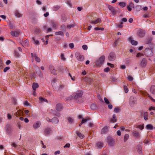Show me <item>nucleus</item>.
<instances>
[{"mask_svg": "<svg viewBox=\"0 0 155 155\" xmlns=\"http://www.w3.org/2000/svg\"><path fill=\"white\" fill-rule=\"evenodd\" d=\"M69 46L71 49H73L74 47V44L73 43H71L69 44Z\"/></svg>", "mask_w": 155, "mask_h": 155, "instance_id": "53", "label": "nucleus"}, {"mask_svg": "<svg viewBox=\"0 0 155 155\" xmlns=\"http://www.w3.org/2000/svg\"><path fill=\"white\" fill-rule=\"evenodd\" d=\"M32 40L34 42V43L36 45H38L39 44V41L38 40H35V37H33L32 38Z\"/></svg>", "mask_w": 155, "mask_h": 155, "instance_id": "35", "label": "nucleus"}, {"mask_svg": "<svg viewBox=\"0 0 155 155\" xmlns=\"http://www.w3.org/2000/svg\"><path fill=\"white\" fill-rule=\"evenodd\" d=\"M128 41L130 42L132 45H136L137 44V41L132 40V38L130 37L129 38Z\"/></svg>", "mask_w": 155, "mask_h": 155, "instance_id": "19", "label": "nucleus"}, {"mask_svg": "<svg viewBox=\"0 0 155 155\" xmlns=\"http://www.w3.org/2000/svg\"><path fill=\"white\" fill-rule=\"evenodd\" d=\"M145 51L149 56H152L153 55V49L152 48H146L145 49Z\"/></svg>", "mask_w": 155, "mask_h": 155, "instance_id": "6", "label": "nucleus"}, {"mask_svg": "<svg viewBox=\"0 0 155 155\" xmlns=\"http://www.w3.org/2000/svg\"><path fill=\"white\" fill-rule=\"evenodd\" d=\"M49 15V13L48 12H47L45 14H44V16L45 17H46Z\"/></svg>", "mask_w": 155, "mask_h": 155, "instance_id": "60", "label": "nucleus"}, {"mask_svg": "<svg viewBox=\"0 0 155 155\" xmlns=\"http://www.w3.org/2000/svg\"><path fill=\"white\" fill-rule=\"evenodd\" d=\"M29 104L28 101H26L24 103V104L25 106H27L29 105Z\"/></svg>", "mask_w": 155, "mask_h": 155, "instance_id": "59", "label": "nucleus"}, {"mask_svg": "<svg viewBox=\"0 0 155 155\" xmlns=\"http://www.w3.org/2000/svg\"><path fill=\"white\" fill-rule=\"evenodd\" d=\"M101 21V19L100 18H98L96 20L91 21L90 22V23L91 24H97Z\"/></svg>", "mask_w": 155, "mask_h": 155, "instance_id": "25", "label": "nucleus"}, {"mask_svg": "<svg viewBox=\"0 0 155 155\" xmlns=\"http://www.w3.org/2000/svg\"><path fill=\"white\" fill-rule=\"evenodd\" d=\"M89 118H83L82 119L81 122V124H82L83 123H85V122H86L88 120H89Z\"/></svg>", "mask_w": 155, "mask_h": 155, "instance_id": "41", "label": "nucleus"}, {"mask_svg": "<svg viewBox=\"0 0 155 155\" xmlns=\"http://www.w3.org/2000/svg\"><path fill=\"white\" fill-rule=\"evenodd\" d=\"M145 30L140 29L138 32V34L139 36L140 37H143L144 36L145 34Z\"/></svg>", "mask_w": 155, "mask_h": 155, "instance_id": "10", "label": "nucleus"}, {"mask_svg": "<svg viewBox=\"0 0 155 155\" xmlns=\"http://www.w3.org/2000/svg\"><path fill=\"white\" fill-rule=\"evenodd\" d=\"M117 120L116 115L114 114L113 115V118L110 119L109 122L114 123L116 122Z\"/></svg>", "mask_w": 155, "mask_h": 155, "instance_id": "21", "label": "nucleus"}, {"mask_svg": "<svg viewBox=\"0 0 155 155\" xmlns=\"http://www.w3.org/2000/svg\"><path fill=\"white\" fill-rule=\"evenodd\" d=\"M15 115L17 117H18L19 116H23V114L22 111L21 110H18L15 114Z\"/></svg>", "mask_w": 155, "mask_h": 155, "instance_id": "14", "label": "nucleus"}, {"mask_svg": "<svg viewBox=\"0 0 155 155\" xmlns=\"http://www.w3.org/2000/svg\"><path fill=\"white\" fill-rule=\"evenodd\" d=\"M41 125V121L39 120H38L34 123L33 125V127L34 129L36 130Z\"/></svg>", "mask_w": 155, "mask_h": 155, "instance_id": "5", "label": "nucleus"}, {"mask_svg": "<svg viewBox=\"0 0 155 155\" xmlns=\"http://www.w3.org/2000/svg\"><path fill=\"white\" fill-rule=\"evenodd\" d=\"M63 107L61 104H57L56 106V109L58 111H61L63 109Z\"/></svg>", "mask_w": 155, "mask_h": 155, "instance_id": "13", "label": "nucleus"}, {"mask_svg": "<svg viewBox=\"0 0 155 155\" xmlns=\"http://www.w3.org/2000/svg\"><path fill=\"white\" fill-rule=\"evenodd\" d=\"M14 14L16 17L18 18L21 17L23 15L17 9L15 10Z\"/></svg>", "mask_w": 155, "mask_h": 155, "instance_id": "9", "label": "nucleus"}, {"mask_svg": "<svg viewBox=\"0 0 155 155\" xmlns=\"http://www.w3.org/2000/svg\"><path fill=\"white\" fill-rule=\"evenodd\" d=\"M60 8V6L58 5H54L53 7L52 10L53 11H56L58 10Z\"/></svg>", "mask_w": 155, "mask_h": 155, "instance_id": "28", "label": "nucleus"}, {"mask_svg": "<svg viewBox=\"0 0 155 155\" xmlns=\"http://www.w3.org/2000/svg\"><path fill=\"white\" fill-rule=\"evenodd\" d=\"M67 119L68 122L70 124L72 123L74 121V119L73 118L70 117H68Z\"/></svg>", "mask_w": 155, "mask_h": 155, "instance_id": "32", "label": "nucleus"}, {"mask_svg": "<svg viewBox=\"0 0 155 155\" xmlns=\"http://www.w3.org/2000/svg\"><path fill=\"white\" fill-rule=\"evenodd\" d=\"M137 127L140 129V130H142L144 128L143 124L139 125Z\"/></svg>", "mask_w": 155, "mask_h": 155, "instance_id": "47", "label": "nucleus"}, {"mask_svg": "<svg viewBox=\"0 0 155 155\" xmlns=\"http://www.w3.org/2000/svg\"><path fill=\"white\" fill-rule=\"evenodd\" d=\"M143 117L145 120H148V113L147 112H144L143 114Z\"/></svg>", "mask_w": 155, "mask_h": 155, "instance_id": "36", "label": "nucleus"}, {"mask_svg": "<svg viewBox=\"0 0 155 155\" xmlns=\"http://www.w3.org/2000/svg\"><path fill=\"white\" fill-rule=\"evenodd\" d=\"M105 59V57L104 55L101 56L99 59L97 60L95 64L98 67L101 66L104 63Z\"/></svg>", "mask_w": 155, "mask_h": 155, "instance_id": "2", "label": "nucleus"}, {"mask_svg": "<svg viewBox=\"0 0 155 155\" xmlns=\"http://www.w3.org/2000/svg\"><path fill=\"white\" fill-rule=\"evenodd\" d=\"M34 57L35 58V60L37 62H39L40 61V59L35 54H34Z\"/></svg>", "mask_w": 155, "mask_h": 155, "instance_id": "38", "label": "nucleus"}, {"mask_svg": "<svg viewBox=\"0 0 155 155\" xmlns=\"http://www.w3.org/2000/svg\"><path fill=\"white\" fill-rule=\"evenodd\" d=\"M137 152L139 154H141L142 153V147L140 145H138L137 146Z\"/></svg>", "mask_w": 155, "mask_h": 155, "instance_id": "23", "label": "nucleus"}, {"mask_svg": "<svg viewBox=\"0 0 155 155\" xmlns=\"http://www.w3.org/2000/svg\"><path fill=\"white\" fill-rule=\"evenodd\" d=\"M114 111L116 113H119L120 111V107H117L115 108L114 109Z\"/></svg>", "mask_w": 155, "mask_h": 155, "instance_id": "42", "label": "nucleus"}, {"mask_svg": "<svg viewBox=\"0 0 155 155\" xmlns=\"http://www.w3.org/2000/svg\"><path fill=\"white\" fill-rule=\"evenodd\" d=\"M111 12L113 15H115L117 13V11L114 8L111 11Z\"/></svg>", "mask_w": 155, "mask_h": 155, "instance_id": "43", "label": "nucleus"}, {"mask_svg": "<svg viewBox=\"0 0 155 155\" xmlns=\"http://www.w3.org/2000/svg\"><path fill=\"white\" fill-rule=\"evenodd\" d=\"M11 35L13 36L17 37L19 35V32L16 31H12L11 32Z\"/></svg>", "mask_w": 155, "mask_h": 155, "instance_id": "22", "label": "nucleus"}, {"mask_svg": "<svg viewBox=\"0 0 155 155\" xmlns=\"http://www.w3.org/2000/svg\"><path fill=\"white\" fill-rule=\"evenodd\" d=\"M116 58V55L114 52H110L108 57V59L109 61H111L114 60Z\"/></svg>", "mask_w": 155, "mask_h": 155, "instance_id": "4", "label": "nucleus"}, {"mask_svg": "<svg viewBox=\"0 0 155 155\" xmlns=\"http://www.w3.org/2000/svg\"><path fill=\"white\" fill-rule=\"evenodd\" d=\"M146 128L148 130H152L153 129V126L150 124H148L146 125Z\"/></svg>", "mask_w": 155, "mask_h": 155, "instance_id": "31", "label": "nucleus"}, {"mask_svg": "<svg viewBox=\"0 0 155 155\" xmlns=\"http://www.w3.org/2000/svg\"><path fill=\"white\" fill-rule=\"evenodd\" d=\"M82 48L84 50H87V46L86 45H84L82 46Z\"/></svg>", "mask_w": 155, "mask_h": 155, "instance_id": "54", "label": "nucleus"}, {"mask_svg": "<svg viewBox=\"0 0 155 155\" xmlns=\"http://www.w3.org/2000/svg\"><path fill=\"white\" fill-rule=\"evenodd\" d=\"M51 26L53 28H55L56 27V25L55 23L52 22L51 24Z\"/></svg>", "mask_w": 155, "mask_h": 155, "instance_id": "56", "label": "nucleus"}, {"mask_svg": "<svg viewBox=\"0 0 155 155\" xmlns=\"http://www.w3.org/2000/svg\"><path fill=\"white\" fill-rule=\"evenodd\" d=\"M110 70V69L109 67H107L104 69V71L105 72H107Z\"/></svg>", "mask_w": 155, "mask_h": 155, "instance_id": "57", "label": "nucleus"}, {"mask_svg": "<svg viewBox=\"0 0 155 155\" xmlns=\"http://www.w3.org/2000/svg\"><path fill=\"white\" fill-rule=\"evenodd\" d=\"M51 130L50 128H47L45 129L44 132V134L45 135L49 134L51 132Z\"/></svg>", "mask_w": 155, "mask_h": 155, "instance_id": "17", "label": "nucleus"}, {"mask_svg": "<svg viewBox=\"0 0 155 155\" xmlns=\"http://www.w3.org/2000/svg\"><path fill=\"white\" fill-rule=\"evenodd\" d=\"M50 71L51 73L53 74L56 75H57L56 70L55 69V68L52 65H50L49 67Z\"/></svg>", "mask_w": 155, "mask_h": 155, "instance_id": "11", "label": "nucleus"}, {"mask_svg": "<svg viewBox=\"0 0 155 155\" xmlns=\"http://www.w3.org/2000/svg\"><path fill=\"white\" fill-rule=\"evenodd\" d=\"M51 122L54 124H57L59 122V120L57 117H54L51 119Z\"/></svg>", "mask_w": 155, "mask_h": 155, "instance_id": "20", "label": "nucleus"}, {"mask_svg": "<svg viewBox=\"0 0 155 155\" xmlns=\"http://www.w3.org/2000/svg\"><path fill=\"white\" fill-rule=\"evenodd\" d=\"M39 99L41 102H47L48 101L46 99H44L41 97H39Z\"/></svg>", "mask_w": 155, "mask_h": 155, "instance_id": "40", "label": "nucleus"}, {"mask_svg": "<svg viewBox=\"0 0 155 155\" xmlns=\"http://www.w3.org/2000/svg\"><path fill=\"white\" fill-rule=\"evenodd\" d=\"M129 5L131 8H134V5L132 2L130 3V4H129V5Z\"/></svg>", "mask_w": 155, "mask_h": 155, "instance_id": "61", "label": "nucleus"}, {"mask_svg": "<svg viewBox=\"0 0 155 155\" xmlns=\"http://www.w3.org/2000/svg\"><path fill=\"white\" fill-rule=\"evenodd\" d=\"M136 100L134 99L133 97H130V104L131 107H133L134 104L136 103Z\"/></svg>", "mask_w": 155, "mask_h": 155, "instance_id": "16", "label": "nucleus"}, {"mask_svg": "<svg viewBox=\"0 0 155 155\" xmlns=\"http://www.w3.org/2000/svg\"><path fill=\"white\" fill-rule=\"evenodd\" d=\"M108 127H104L101 130V133L104 134L107 131Z\"/></svg>", "mask_w": 155, "mask_h": 155, "instance_id": "29", "label": "nucleus"}, {"mask_svg": "<svg viewBox=\"0 0 155 155\" xmlns=\"http://www.w3.org/2000/svg\"><path fill=\"white\" fill-rule=\"evenodd\" d=\"M124 89L125 90V92L126 93H127L128 91V89L127 87L126 86H124Z\"/></svg>", "mask_w": 155, "mask_h": 155, "instance_id": "50", "label": "nucleus"}, {"mask_svg": "<svg viewBox=\"0 0 155 155\" xmlns=\"http://www.w3.org/2000/svg\"><path fill=\"white\" fill-rule=\"evenodd\" d=\"M127 79L129 81H133V78L132 76H129L128 77Z\"/></svg>", "mask_w": 155, "mask_h": 155, "instance_id": "55", "label": "nucleus"}, {"mask_svg": "<svg viewBox=\"0 0 155 155\" xmlns=\"http://www.w3.org/2000/svg\"><path fill=\"white\" fill-rule=\"evenodd\" d=\"M107 139L108 144L110 146H113L114 145L115 141L111 137H107Z\"/></svg>", "mask_w": 155, "mask_h": 155, "instance_id": "3", "label": "nucleus"}, {"mask_svg": "<svg viewBox=\"0 0 155 155\" xmlns=\"http://www.w3.org/2000/svg\"><path fill=\"white\" fill-rule=\"evenodd\" d=\"M75 56L77 59L80 61H82L84 58V57L81 55L78 52H76L75 53Z\"/></svg>", "mask_w": 155, "mask_h": 155, "instance_id": "8", "label": "nucleus"}, {"mask_svg": "<svg viewBox=\"0 0 155 155\" xmlns=\"http://www.w3.org/2000/svg\"><path fill=\"white\" fill-rule=\"evenodd\" d=\"M76 134L81 139H83L84 137V136L83 134L79 131H77L76 132Z\"/></svg>", "mask_w": 155, "mask_h": 155, "instance_id": "26", "label": "nucleus"}, {"mask_svg": "<svg viewBox=\"0 0 155 155\" xmlns=\"http://www.w3.org/2000/svg\"><path fill=\"white\" fill-rule=\"evenodd\" d=\"M23 46H24V45H25V46H26L27 47L29 46V41L27 40H26L25 41H24L23 42Z\"/></svg>", "mask_w": 155, "mask_h": 155, "instance_id": "33", "label": "nucleus"}, {"mask_svg": "<svg viewBox=\"0 0 155 155\" xmlns=\"http://www.w3.org/2000/svg\"><path fill=\"white\" fill-rule=\"evenodd\" d=\"M123 22L122 21H121L120 23L118 25V27L119 28H121L123 27Z\"/></svg>", "mask_w": 155, "mask_h": 155, "instance_id": "48", "label": "nucleus"}, {"mask_svg": "<svg viewBox=\"0 0 155 155\" xmlns=\"http://www.w3.org/2000/svg\"><path fill=\"white\" fill-rule=\"evenodd\" d=\"M119 5L122 7H124L126 6V4L124 2H120L119 3Z\"/></svg>", "mask_w": 155, "mask_h": 155, "instance_id": "39", "label": "nucleus"}, {"mask_svg": "<svg viewBox=\"0 0 155 155\" xmlns=\"http://www.w3.org/2000/svg\"><path fill=\"white\" fill-rule=\"evenodd\" d=\"M74 27V24H72L70 25H68L67 26V28H73Z\"/></svg>", "mask_w": 155, "mask_h": 155, "instance_id": "63", "label": "nucleus"}, {"mask_svg": "<svg viewBox=\"0 0 155 155\" xmlns=\"http://www.w3.org/2000/svg\"><path fill=\"white\" fill-rule=\"evenodd\" d=\"M67 3L69 7H71L72 4L70 1L68 0L67 2Z\"/></svg>", "mask_w": 155, "mask_h": 155, "instance_id": "52", "label": "nucleus"}, {"mask_svg": "<svg viewBox=\"0 0 155 155\" xmlns=\"http://www.w3.org/2000/svg\"><path fill=\"white\" fill-rule=\"evenodd\" d=\"M132 134L134 137L137 138H139L140 137L139 133L136 130H133Z\"/></svg>", "mask_w": 155, "mask_h": 155, "instance_id": "12", "label": "nucleus"}, {"mask_svg": "<svg viewBox=\"0 0 155 155\" xmlns=\"http://www.w3.org/2000/svg\"><path fill=\"white\" fill-rule=\"evenodd\" d=\"M6 130L8 134H10L11 133V128L10 125L9 124H7L6 126Z\"/></svg>", "mask_w": 155, "mask_h": 155, "instance_id": "18", "label": "nucleus"}, {"mask_svg": "<svg viewBox=\"0 0 155 155\" xmlns=\"http://www.w3.org/2000/svg\"><path fill=\"white\" fill-rule=\"evenodd\" d=\"M103 143L101 142H98L96 144L97 147L99 148H101L103 147Z\"/></svg>", "mask_w": 155, "mask_h": 155, "instance_id": "27", "label": "nucleus"}, {"mask_svg": "<svg viewBox=\"0 0 155 155\" xmlns=\"http://www.w3.org/2000/svg\"><path fill=\"white\" fill-rule=\"evenodd\" d=\"M105 102L107 104H109L110 103L109 101L105 97L104 98V99Z\"/></svg>", "mask_w": 155, "mask_h": 155, "instance_id": "46", "label": "nucleus"}, {"mask_svg": "<svg viewBox=\"0 0 155 155\" xmlns=\"http://www.w3.org/2000/svg\"><path fill=\"white\" fill-rule=\"evenodd\" d=\"M141 94L144 97L148 96L149 98L153 102H155V99H153L147 92L142 91Z\"/></svg>", "mask_w": 155, "mask_h": 155, "instance_id": "7", "label": "nucleus"}, {"mask_svg": "<svg viewBox=\"0 0 155 155\" xmlns=\"http://www.w3.org/2000/svg\"><path fill=\"white\" fill-rule=\"evenodd\" d=\"M94 30L96 31H98L99 30H101L102 31L104 30V28H98L95 27L94 28Z\"/></svg>", "mask_w": 155, "mask_h": 155, "instance_id": "44", "label": "nucleus"}, {"mask_svg": "<svg viewBox=\"0 0 155 155\" xmlns=\"http://www.w3.org/2000/svg\"><path fill=\"white\" fill-rule=\"evenodd\" d=\"M61 59L64 60V61H65V58H64V54H61Z\"/></svg>", "mask_w": 155, "mask_h": 155, "instance_id": "58", "label": "nucleus"}, {"mask_svg": "<svg viewBox=\"0 0 155 155\" xmlns=\"http://www.w3.org/2000/svg\"><path fill=\"white\" fill-rule=\"evenodd\" d=\"M150 91L153 94H155V86L152 85L150 88Z\"/></svg>", "mask_w": 155, "mask_h": 155, "instance_id": "24", "label": "nucleus"}, {"mask_svg": "<svg viewBox=\"0 0 155 155\" xmlns=\"http://www.w3.org/2000/svg\"><path fill=\"white\" fill-rule=\"evenodd\" d=\"M61 27L62 30H64V31H65L66 27V26L64 25H62L61 26Z\"/></svg>", "mask_w": 155, "mask_h": 155, "instance_id": "49", "label": "nucleus"}, {"mask_svg": "<svg viewBox=\"0 0 155 155\" xmlns=\"http://www.w3.org/2000/svg\"><path fill=\"white\" fill-rule=\"evenodd\" d=\"M35 31L36 32L38 33H40L41 32V31L39 28H36L35 29Z\"/></svg>", "mask_w": 155, "mask_h": 155, "instance_id": "45", "label": "nucleus"}, {"mask_svg": "<svg viewBox=\"0 0 155 155\" xmlns=\"http://www.w3.org/2000/svg\"><path fill=\"white\" fill-rule=\"evenodd\" d=\"M55 35H61L62 36H63L64 35L63 32L61 31H57L55 32Z\"/></svg>", "mask_w": 155, "mask_h": 155, "instance_id": "37", "label": "nucleus"}, {"mask_svg": "<svg viewBox=\"0 0 155 155\" xmlns=\"http://www.w3.org/2000/svg\"><path fill=\"white\" fill-rule=\"evenodd\" d=\"M147 64V59L145 58H143L141 63L140 65L142 67H145Z\"/></svg>", "mask_w": 155, "mask_h": 155, "instance_id": "15", "label": "nucleus"}, {"mask_svg": "<svg viewBox=\"0 0 155 155\" xmlns=\"http://www.w3.org/2000/svg\"><path fill=\"white\" fill-rule=\"evenodd\" d=\"M149 110L150 111L152 110H155V107H150L149 108Z\"/></svg>", "mask_w": 155, "mask_h": 155, "instance_id": "62", "label": "nucleus"}, {"mask_svg": "<svg viewBox=\"0 0 155 155\" xmlns=\"http://www.w3.org/2000/svg\"><path fill=\"white\" fill-rule=\"evenodd\" d=\"M83 94V92L81 90H79L77 91L75 93L73 94V97L76 102L78 103H80L83 101L80 100L81 99Z\"/></svg>", "mask_w": 155, "mask_h": 155, "instance_id": "1", "label": "nucleus"}, {"mask_svg": "<svg viewBox=\"0 0 155 155\" xmlns=\"http://www.w3.org/2000/svg\"><path fill=\"white\" fill-rule=\"evenodd\" d=\"M32 87L33 90L35 91L36 88H37L38 87V85L37 83H33Z\"/></svg>", "mask_w": 155, "mask_h": 155, "instance_id": "30", "label": "nucleus"}, {"mask_svg": "<svg viewBox=\"0 0 155 155\" xmlns=\"http://www.w3.org/2000/svg\"><path fill=\"white\" fill-rule=\"evenodd\" d=\"M10 69V67H5L3 70V71L4 72H6L8 70Z\"/></svg>", "mask_w": 155, "mask_h": 155, "instance_id": "51", "label": "nucleus"}, {"mask_svg": "<svg viewBox=\"0 0 155 155\" xmlns=\"http://www.w3.org/2000/svg\"><path fill=\"white\" fill-rule=\"evenodd\" d=\"M129 135L127 134H126L124 137V142H126L127 140L129 139Z\"/></svg>", "mask_w": 155, "mask_h": 155, "instance_id": "34", "label": "nucleus"}, {"mask_svg": "<svg viewBox=\"0 0 155 155\" xmlns=\"http://www.w3.org/2000/svg\"><path fill=\"white\" fill-rule=\"evenodd\" d=\"M108 8L110 11H111L113 8H114L113 7L110 5H108Z\"/></svg>", "mask_w": 155, "mask_h": 155, "instance_id": "64", "label": "nucleus"}]
</instances>
